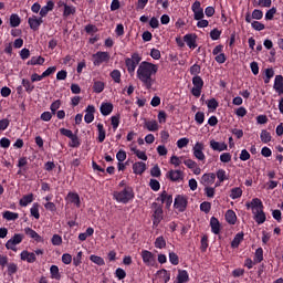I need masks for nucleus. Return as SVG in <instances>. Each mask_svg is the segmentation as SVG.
I'll list each match as a JSON object with an SVG mask.
<instances>
[{
	"mask_svg": "<svg viewBox=\"0 0 283 283\" xmlns=\"http://www.w3.org/2000/svg\"><path fill=\"white\" fill-rule=\"evenodd\" d=\"M136 74L138 81L143 83L144 87H146V90H151L154 83H156L154 76L158 74V64H154L148 61H143L139 63Z\"/></svg>",
	"mask_w": 283,
	"mask_h": 283,
	"instance_id": "1",
	"label": "nucleus"
},
{
	"mask_svg": "<svg viewBox=\"0 0 283 283\" xmlns=\"http://www.w3.org/2000/svg\"><path fill=\"white\" fill-rule=\"evenodd\" d=\"M113 198L116 202H122V205H127L129 200H134V190L129 187L124 188L122 191L113 192Z\"/></svg>",
	"mask_w": 283,
	"mask_h": 283,
	"instance_id": "2",
	"label": "nucleus"
},
{
	"mask_svg": "<svg viewBox=\"0 0 283 283\" xmlns=\"http://www.w3.org/2000/svg\"><path fill=\"white\" fill-rule=\"evenodd\" d=\"M142 61H143V56H140L139 53H133L130 57L125 59V65L130 76H133V74L136 72V67L140 65Z\"/></svg>",
	"mask_w": 283,
	"mask_h": 283,
	"instance_id": "3",
	"label": "nucleus"
},
{
	"mask_svg": "<svg viewBox=\"0 0 283 283\" xmlns=\"http://www.w3.org/2000/svg\"><path fill=\"white\" fill-rule=\"evenodd\" d=\"M109 59L111 56L108 52L98 51L93 54V65H95V67H98L103 65V63H109Z\"/></svg>",
	"mask_w": 283,
	"mask_h": 283,
	"instance_id": "4",
	"label": "nucleus"
},
{
	"mask_svg": "<svg viewBox=\"0 0 283 283\" xmlns=\"http://www.w3.org/2000/svg\"><path fill=\"white\" fill-rule=\"evenodd\" d=\"M192 154L197 160H206L207 156L205 155V144L202 142H197L192 147Z\"/></svg>",
	"mask_w": 283,
	"mask_h": 283,
	"instance_id": "5",
	"label": "nucleus"
},
{
	"mask_svg": "<svg viewBox=\"0 0 283 283\" xmlns=\"http://www.w3.org/2000/svg\"><path fill=\"white\" fill-rule=\"evenodd\" d=\"M23 242V234L17 233L6 243V249L17 252V245Z\"/></svg>",
	"mask_w": 283,
	"mask_h": 283,
	"instance_id": "6",
	"label": "nucleus"
},
{
	"mask_svg": "<svg viewBox=\"0 0 283 283\" xmlns=\"http://www.w3.org/2000/svg\"><path fill=\"white\" fill-rule=\"evenodd\" d=\"M140 256L146 266H156V255L149 250H143Z\"/></svg>",
	"mask_w": 283,
	"mask_h": 283,
	"instance_id": "7",
	"label": "nucleus"
},
{
	"mask_svg": "<svg viewBox=\"0 0 283 283\" xmlns=\"http://www.w3.org/2000/svg\"><path fill=\"white\" fill-rule=\"evenodd\" d=\"M191 10L193 12L195 21H200V19H205V9H202V3H200V1H195L191 6Z\"/></svg>",
	"mask_w": 283,
	"mask_h": 283,
	"instance_id": "8",
	"label": "nucleus"
},
{
	"mask_svg": "<svg viewBox=\"0 0 283 283\" xmlns=\"http://www.w3.org/2000/svg\"><path fill=\"white\" fill-rule=\"evenodd\" d=\"M247 209H251L252 213L262 211L264 209V203L260 198H253L250 202L245 203Z\"/></svg>",
	"mask_w": 283,
	"mask_h": 283,
	"instance_id": "9",
	"label": "nucleus"
},
{
	"mask_svg": "<svg viewBox=\"0 0 283 283\" xmlns=\"http://www.w3.org/2000/svg\"><path fill=\"white\" fill-rule=\"evenodd\" d=\"M175 209H177V211H185V209H187V197L179 195L175 198V203H174Z\"/></svg>",
	"mask_w": 283,
	"mask_h": 283,
	"instance_id": "10",
	"label": "nucleus"
},
{
	"mask_svg": "<svg viewBox=\"0 0 283 283\" xmlns=\"http://www.w3.org/2000/svg\"><path fill=\"white\" fill-rule=\"evenodd\" d=\"M154 209V224H160V221L163 220V206L154 202L153 203Z\"/></svg>",
	"mask_w": 283,
	"mask_h": 283,
	"instance_id": "11",
	"label": "nucleus"
},
{
	"mask_svg": "<svg viewBox=\"0 0 283 283\" xmlns=\"http://www.w3.org/2000/svg\"><path fill=\"white\" fill-rule=\"evenodd\" d=\"M29 27L33 30V32H36L39 28H41V24L43 23L42 17L32 15L28 19Z\"/></svg>",
	"mask_w": 283,
	"mask_h": 283,
	"instance_id": "12",
	"label": "nucleus"
},
{
	"mask_svg": "<svg viewBox=\"0 0 283 283\" xmlns=\"http://www.w3.org/2000/svg\"><path fill=\"white\" fill-rule=\"evenodd\" d=\"M210 148L212 151H227L229 146L224 142H217L216 139L210 140Z\"/></svg>",
	"mask_w": 283,
	"mask_h": 283,
	"instance_id": "13",
	"label": "nucleus"
},
{
	"mask_svg": "<svg viewBox=\"0 0 283 283\" xmlns=\"http://www.w3.org/2000/svg\"><path fill=\"white\" fill-rule=\"evenodd\" d=\"M20 260H22V262H28L29 264H34V262H36V254L24 250L20 253Z\"/></svg>",
	"mask_w": 283,
	"mask_h": 283,
	"instance_id": "14",
	"label": "nucleus"
},
{
	"mask_svg": "<svg viewBox=\"0 0 283 283\" xmlns=\"http://www.w3.org/2000/svg\"><path fill=\"white\" fill-rule=\"evenodd\" d=\"M166 176L172 182H179V180H182L185 178V172H182V170H170L167 172Z\"/></svg>",
	"mask_w": 283,
	"mask_h": 283,
	"instance_id": "15",
	"label": "nucleus"
},
{
	"mask_svg": "<svg viewBox=\"0 0 283 283\" xmlns=\"http://www.w3.org/2000/svg\"><path fill=\"white\" fill-rule=\"evenodd\" d=\"M197 39L198 36L193 33L184 36V41L190 50H196L198 48V44L196 43Z\"/></svg>",
	"mask_w": 283,
	"mask_h": 283,
	"instance_id": "16",
	"label": "nucleus"
},
{
	"mask_svg": "<svg viewBox=\"0 0 283 283\" xmlns=\"http://www.w3.org/2000/svg\"><path fill=\"white\" fill-rule=\"evenodd\" d=\"M157 201L166 205L167 209H169V207H171V203L174 202V197L171 195H168L167 191H163L157 198Z\"/></svg>",
	"mask_w": 283,
	"mask_h": 283,
	"instance_id": "17",
	"label": "nucleus"
},
{
	"mask_svg": "<svg viewBox=\"0 0 283 283\" xmlns=\"http://www.w3.org/2000/svg\"><path fill=\"white\" fill-rule=\"evenodd\" d=\"M145 171H147V164L143 161H136L135 164H133V172L136 176H143Z\"/></svg>",
	"mask_w": 283,
	"mask_h": 283,
	"instance_id": "18",
	"label": "nucleus"
},
{
	"mask_svg": "<svg viewBox=\"0 0 283 283\" xmlns=\"http://www.w3.org/2000/svg\"><path fill=\"white\" fill-rule=\"evenodd\" d=\"M213 182H216V174L210 172L202 175L201 185H203V187H210V185H213Z\"/></svg>",
	"mask_w": 283,
	"mask_h": 283,
	"instance_id": "19",
	"label": "nucleus"
},
{
	"mask_svg": "<svg viewBox=\"0 0 283 283\" xmlns=\"http://www.w3.org/2000/svg\"><path fill=\"white\" fill-rule=\"evenodd\" d=\"M99 112L102 116H109V114L114 112V104L109 102L102 103L99 107Z\"/></svg>",
	"mask_w": 283,
	"mask_h": 283,
	"instance_id": "20",
	"label": "nucleus"
},
{
	"mask_svg": "<svg viewBox=\"0 0 283 283\" xmlns=\"http://www.w3.org/2000/svg\"><path fill=\"white\" fill-rule=\"evenodd\" d=\"M24 233L32 240H35V242H43V237L34 231L32 228H24Z\"/></svg>",
	"mask_w": 283,
	"mask_h": 283,
	"instance_id": "21",
	"label": "nucleus"
},
{
	"mask_svg": "<svg viewBox=\"0 0 283 283\" xmlns=\"http://www.w3.org/2000/svg\"><path fill=\"white\" fill-rule=\"evenodd\" d=\"M66 201L71 205H75V207H81V197L76 192H69L66 196Z\"/></svg>",
	"mask_w": 283,
	"mask_h": 283,
	"instance_id": "22",
	"label": "nucleus"
},
{
	"mask_svg": "<svg viewBox=\"0 0 283 283\" xmlns=\"http://www.w3.org/2000/svg\"><path fill=\"white\" fill-rule=\"evenodd\" d=\"M252 214L256 224H264L266 222V213H264V209L259 210L256 212H252Z\"/></svg>",
	"mask_w": 283,
	"mask_h": 283,
	"instance_id": "23",
	"label": "nucleus"
},
{
	"mask_svg": "<svg viewBox=\"0 0 283 283\" xmlns=\"http://www.w3.org/2000/svg\"><path fill=\"white\" fill-rule=\"evenodd\" d=\"M54 10V1L49 0L44 7L40 10V17L43 19V17H48L49 12H52Z\"/></svg>",
	"mask_w": 283,
	"mask_h": 283,
	"instance_id": "24",
	"label": "nucleus"
},
{
	"mask_svg": "<svg viewBox=\"0 0 283 283\" xmlns=\"http://www.w3.org/2000/svg\"><path fill=\"white\" fill-rule=\"evenodd\" d=\"M276 94H283V76L276 75L273 85Z\"/></svg>",
	"mask_w": 283,
	"mask_h": 283,
	"instance_id": "25",
	"label": "nucleus"
},
{
	"mask_svg": "<svg viewBox=\"0 0 283 283\" xmlns=\"http://www.w3.org/2000/svg\"><path fill=\"white\" fill-rule=\"evenodd\" d=\"M144 127L148 132H158V129H160V125H158V122H156V119L146 120L144 123Z\"/></svg>",
	"mask_w": 283,
	"mask_h": 283,
	"instance_id": "26",
	"label": "nucleus"
},
{
	"mask_svg": "<svg viewBox=\"0 0 283 283\" xmlns=\"http://www.w3.org/2000/svg\"><path fill=\"white\" fill-rule=\"evenodd\" d=\"M94 112H96V108H94L93 105L86 107V114L84 116L85 123L90 124L94 122Z\"/></svg>",
	"mask_w": 283,
	"mask_h": 283,
	"instance_id": "27",
	"label": "nucleus"
},
{
	"mask_svg": "<svg viewBox=\"0 0 283 283\" xmlns=\"http://www.w3.org/2000/svg\"><path fill=\"white\" fill-rule=\"evenodd\" d=\"M189 282V272L187 270H178L176 283H187Z\"/></svg>",
	"mask_w": 283,
	"mask_h": 283,
	"instance_id": "28",
	"label": "nucleus"
},
{
	"mask_svg": "<svg viewBox=\"0 0 283 283\" xmlns=\"http://www.w3.org/2000/svg\"><path fill=\"white\" fill-rule=\"evenodd\" d=\"M32 202H34V195L29 193L20 199L19 205L20 207H28V205H32Z\"/></svg>",
	"mask_w": 283,
	"mask_h": 283,
	"instance_id": "29",
	"label": "nucleus"
},
{
	"mask_svg": "<svg viewBox=\"0 0 283 283\" xmlns=\"http://www.w3.org/2000/svg\"><path fill=\"white\" fill-rule=\"evenodd\" d=\"M210 227H211V231H212V233H214V235H218V233H220V221L218 220V218L212 217L210 219Z\"/></svg>",
	"mask_w": 283,
	"mask_h": 283,
	"instance_id": "30",
	"label": "nucleus"
},
{
	"mask_svg": "<svg viewBox=\"0 0 283 283\" xmlns=\"http://www.w3.org/2000/svg\"><path fill=\"white\" fill-rule=\"evenodd\" d=\"M157 275L164 283H167L169 282V280H171V273H169V271H167L166 269L157 271Z\"/></svg>",
	"mask_w": 283,
	"mask_h": 283,
	"instance_id": "31",
	"label": "nucleus"
},
{
	"mask_svg": "<svg viewBox=\"0 0 283 283\" xmlns=\"http://www.w3.org/2000/svg\"><path fill=\"white\" fill-rule=\"evenodd\" d=\"M226 220L229 224H235V222H238V216L235 214V211L228 210L226 212Z\"/></svg>",
	"mask_w": 283,
	"mask_h": 283,
	"instance_id": "32",
	"label": "nucleus"
},
{
	"mask_svg": "<svg viewBox=\"0 0 283 283\" xmlns=\"http://www.w3.org/2000/svg\"><path fill=\"white\" fill-rule=\"evenodd\" d=\"M2 218L8 222L19 220V213L7 210L2 213Z\"/></svg>",
	"mask_w": 283,
	"mask_h": 283,
	"instance_id": "33",
	"label": "nucleus"
},
{
	"mask_svg": "<svg viewBox=\"0 0 283 283\" xmlns=\"http://www.w3.org/2000/svg\"><path fill=\"white\" fill-rule=\"evenodd\" d=\"M242 240H244V232L237 233L231 242L232 249H238V247H240V243L242 242Z\"/></svg>",
	"mask_w": 283,
	"mask_h": 283,
	"instance_id": "34",
	"label": "nucleus"
},
{
	"mask_svg": "<svg viewBox=\"0 0 283 283\" xmlns=\"http://www.w3.org/2000/svg\"><path fill=\"white\" fill-rule=\"evenodd\" d=\"M45 63V59L41 55L32 56L28 62L27 65H43Z\"/></svg>",
	"mask_w": 283,
	"mask_h": 283,
	"instance_id": "35",
	"label": "nucleus"
},
{
	"mask_svg": "<svg viewBox=\"0 0 283 283\" xmlns=\"http://www.w3.org/2000/svg\"><path fill=\"white\" fill-rule=\"evenodd\" d=\"M10 25L11 28H19L21 25V18L17 13L10 15Z\"/></svg>",
	"mask_w": 283,
	"mask_h": 283,
	"instance_id": "36",
	"label": "nucleus"
},
{
	"mask_svg": "<svg viewBox=\"0 0 283 283\" xmlns=\"http://www.w3.org/2000/svg\"><path fill=\"white\" fill-rule=\"evenodd\" d=\"M230 198L232 200H238V198H242V188L234 187L230 190Z\"/></svg>",
	"mask_w": 283,
	"mask_h": 283,
	"instance_id": "37",
	"label": "nucleus"
},
{
	"mask_svg": "<svg viewBox=\"0 0 283 283\" xmlns=\"http://www.w3.org/2000/svg\"><path fill=\"white\" fill-rule=\"evenodd\" d=\"M50 273H51L52 280H61V272H59L57 265H51Z\"/></svg>",
	"mask_w": 283,
	"mask_h": 283,
	"instance_id": "38",
	"label": "nucleus"
},
{
	"mask_svg": "<svg viewBox=\"0 0 283 283\" xmlns=\"http://www.w3.org/2000/svg\"><path fill=\"white\" fill-rule=\"evenodd\" d=\"M97 132H98V137L97 140L98 143H104L105 142V127L103 124H97Z\"/></svg>",
	"mask_w": 283,
	"mask_h": 283,
	"instance_id": "39",
	"label": "nucleus"
},
{
	"mask_svg": "<svg viewBox=\"0 0 283 283\" xmlns=\"http://www.w3.org/2000/svg\"><path fill=\"white\" fill-rule=\"evenodd\" d=\"M103 90H105V83L101 81H95L93 84V92H95V94H101Z\"/></svg>",
	"mask_w": 283,
	"mask_h": 283,
	"instance_id": "40",
	"label": "nucleus"
},
{
	"mask_svg": "<svg viewBox=\"0 0 283 283\" xmlns=\"http://www.w3.org/2000/svg\"><path fill=\"white\" fill-rule=\"evenodd\" d=\"M91 262L97 264V266H105V260L102 256L92 254L90 256Z\"/></svg>",
	"mask_w": 283,
	"mask_h": 283,
	"instance_id": "41",
	"label": "nucleus"
},
{
	"mask_svg": "<svg viewBox=\"0 0 283 283\" xmlns=\"http://www.w3.org/2000/svg\"><path fill=\"white\" fill-rule=\"evenodd\" d=\"M22 85L25 90V92H28V94H32V92H34V85L32 83H30V80H22Z\"/></svg>",
	"mask_w": 283,
	"mask_h": 283,
	"instance_id": "42",
	"label": "nucleus"
},
{
	"mask_svg": "<svg viewBox=\"0 0 283 283\" xmlns=\"http://www.w3.org/2000/svg\"><path fill=\"white\" fill-rule=\"evenodd\" d=\"M262 260H264V250L262 248H259L255 250L254 262L259 264L260 262H262Z\"/></svg>",
	"mask_w": 283,
	"mask_h": 283,
	"instance_id": "43",
	"label": "nucleus"
},
{
	"mask_svg": "<svg viewBox=\"0 0 283 283\" xmlns=\"http://www.w3.org/2000/svg\"><path fill=\"white\" fill-rule=\"evenodd\" d=\"M261 142L264 143L265 145L271 143V133H269L268 130H261V135H260Z\"/></svg>",
	"mask_w": 283,
	"mask_h": 283,
	"instance_id": "44",
	"label": "nucleus"
},
{
	"mask_svg": "<svg viewBox=\"0 0 283 283\" xmlns=\"http://www.w3.org/2000/svg\"><path fill=\"white\" fill-rule=\"evenodd\" d=\"M30 213L33 218H35V220H39V218H41V213H39V203L32 205Z\"/></svg>",
	"mask_w": 283,
	"mask_h": 283,
	"instance_id": "45",
	"label": "nucleus"
},
{
	"mask_svg": "<svg viewBox=\"0 0 283 283\" xmlns=\"http://www.w3.org/2000/svg\"><path fill=\"white\" fill-rule=\"evenodd\" d=\"M70 14H76V7L64 4L63 17H70Z\"/></svg>",
	"mask_w": 283,
	"mask_h": 283,
	"instance_id": "46",
	"label": "nucleus"
},
{
	"mask_svg": "<svg viewBox=\"0 0 283 283\" xmlns=\"http://www.w3.org/2000/svg\"><path fill=\"white\" fill-rule=\"evenodd\" d=\"M165 247H167V241H165L164 237H158L155 240V248L156 249H165Z\"/></svg>",
	"mask_w": 283,
	"mask_h": 283,
	"instance_id": "47",
	"label": "nucleus"
},
{
	"mask_svg": "<svg viewBox=\"0 0 283 283\" xmlns=\"http://www.w3.org/2000/svg\"><path fill=\"white\" fill-rule=\"evenodd\" d=\"M276 12L277 9L275 7L269 9L265 13V21H273V18L275 17Z\"/></svg>",
	"mask_w": 283,
	"mask_h": 283,
	"instance_id": "48",
	"label": "nucleus"
},
{
	"mask_svg": "<svg viewBox=\"0 0 283 283\" xmlns=\"http://www.w3.org/2000/svg\"><path fill=\"white\" fill-rule=\"evenodd\" d=\"M7 269L8 275H14V273L19 271V265H17V263H9Z\"/></svg>",
	"mask_w": 283,
	"mask_h": 283,
	"instance_id": "49",
	"label": "nucleus"
},
{
	"mask_svg": "<svg viewBox=\"0 0 283 283\" xmlns=\"http://www.w3.org/2000/svg\"><path fill=\"white\" fill-rule=\"evenodd\" d=\"M192 84L193 87H203L205 86V81H202V77H200L199 75L192 77Z\"/></svg>",
	"mask_w": 283,
	"mask_h": 283,
	"instance_id": "50",
	"label": "nucleus"
},
{
	"mask_svg": "<svg viewBox=\"0 0 283 283\" xmlns=\"http://www.w3.org/2000/svg\"><path fill=\"white\" fill-rule=\"evenodd\" d=\"M120 72L118 70H113L111 72V78L114 81V83H120Z\"/></svg>",
	"mask_w": 283,
	"mask_h": 283,
	"instance_id": "51",
	"label": "nucleus"
},
{
	"mask_svg": "<svg viewBox=\"0 0 283 283\" xmlns=\"http://www.w3.org/2000/svg\"><path fill=\"white\" fill-rule=\"evenodd\" d=\"M217 178L219 182H224V180H228L227 171L224 169H219L217 171Z\"/></svg>",
	"mask_w": 283,
	"mask_h": 283,
	"instance_id": "52",
	"label": "nucleus"
},
{
	"mask_svg": "<svg viewBox=\"0 0 283 283\" xmlns=\"http://www.w3.org/2000/svg\"><path fill=\"white\" fill-rule=\"evenodd\" d=\"M187 145H189V138H187V137H182L177 140L178 149H184V147H187Z\"/></svg>",
	"mask_w": 283,
	"mask_h": 283,
	"instance_id": "53",
	"label": "nucleus"
},
{
	"mask_svg": "<svg viewBox=\"0 0 283 283\" xmlns=\"http://www.w3.org/2000/svg\"><path fill=\"white\" fill-rule=\"evenodd\" d=\"M195 120H196L197 125H202V123H205V113L197 112L195 115Z\"/></svg>",
	"mask_w": 283,
	"mask_h": 283,
	"instance_id": "54",
	"label": "nucleus"
},
{
	"mask_svg": "<svg viewBox=\"0 0 283 283\" xmlns=\"http://www.w3.org/2000/svg\"><path fill=\"white\" fill-rule=\"evenodd\" d=\"M170 165H174V167H180V165H182V160L180 159V157L172 155L170 157Z\"/></svg>",
	"mask_w": 283,
	"mask_h": 283,
	"instance_id": "55",
	"label": "nucleus"
},
{
	"mask_svg": "<svg viewBox=\"0 0 283 283\" xmlns=\"http://www.w3.org/2000/svg\"><path fill=\"white\" fill-rule=\"evenodd\" d=\"M207 198H213L216 196V188L206 186V188L203 189Z\"/></svg>",
	"mask_w": 283,
	"mask_h": 283,
	"instance_id": "56",
	"label": "nucleus"
},
{
	"mask_svg": "<svg viewBox=\"0 0 283 283\" xmlns=\"http://www.w3.org/2000/svg\"><path fill=\"white\" fill-rule=\"evenodd\" d=\"M169 262L172 263L174 266H178L179 264L178 254H176L175 252H169Z\"/></svg>",
	"mask_w": 283,
	"mask_h": 283,
	"instance_id": "57",
	"label": "nucleus"
},
{
	"mask_svg": "<svg viewBox=\"0 0 283 283\" xmlns=\"http://www.w3.org/2000/svg\"><path fill=\"white\" fill-rule=\"evenodd\" d=\"M60 107H61V99H56L51 104L50 109H51L52 114L54 115V114H56V111L60 109Z\"/></svg>",
	"mask_w": 283,
	"mask_h": 283,
	"instance_id": "58",
	"label": "nucleus"
},
{
	"mask_svg": "<svg viewBox=\"0 0 283 283\" xmlns=\"http://www.w3.org/2000/svg\"><path fill=\"white\" fill-rule=\"evenodd\" d=\"M149 186H150V189H153V191L160 190V182L156 179H150Z\"/></svg>",
	"mask_w": 283,
	"mask_h": 283,
	"instance_id": "59",
	"label": "nucleus"
},
{
	"mask_svg": "<svg viewBox=\"0 0 283 283\" xmlns=\"http://www.w3.org/2000/svg\"><path fill=\"white\" fill-rule=\"evenodd\" d=\"M200 210L203 211L205 213H209V211H211V202L209 201H203L200 205Z\"/></svg>",
	"mask_w": 283,
	"mask_h": 283,
	"instance_id": "60",
	"label": "nucleus"
},
{
	"mask_svg": "<svg viewBox=\"0 0 283 283\" xmlns=\"http://www.w3.org/2000/svg\"><path fill=\"white\" fill-rule=\"evenodd\" d=\"M262 17H264V13L262 12V10L254 9L252 11V19H255L256 21H260V19H262Z\"/></svg>",
	"mask_w": 283,
	"mask_h": 283,
	"instance_id": "61",
	"label": "nucleus"
},
{
	"mask_svg": "<svg viewBox=\"0 0 283 283\" xmlns=\"http://www.w3.org/2000/svg\"><path fill=\"white\" fill-rule=\"evenodd\" d=\"M251 25L253 28V30H256V32H262V30H264V24L258 21H253L251 22Z\"/></svg>",
	"mask_w": 283,
	"mask_h": 283,
	"instance_id": "62",
	"label": "nucleus"
},
{
	"mask_svg": "<svg viewBox=\"0 0 283 283\" xmlns=\"http://www.w3.org/2000/svg\"><path fill=\"white\" fill-rule=\"evenodd\" d=\"M221 163H231V153H222L220 155Z\"/></svg>",
	"mask_w": 283,
	"mask_h": 283,
	"instance_id": "63",
	"label": "nucleus"
},
{
	"mask_svg": "<svg viewBox=\"0 0 283 283\" xmlns=\"http://www.w3.org/2000/svg\"><path fill=\"white\" fill-rule=\"evenodd\" d=\"M70 147H78L81 145V142H78V137L76 135H73V137H70Z\"/></svg>",
	"mask_w": 283,
	"mask_h": 283,
	"instance_id": "64",
	"label": "nucleus"
}]
</instances>
